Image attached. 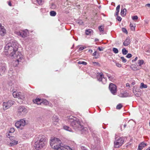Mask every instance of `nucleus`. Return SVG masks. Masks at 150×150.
<instances>
[{
    "label": "nucleus",
    "instance_id": "obj_56",
    "mask_svg": "<svg viewBox=\"0 0 150 150\" xmlns=\"http://www.w3.org/2000/svg\"><path fill=\"white\" fill-rule=\"evenodd\" d=\"M98 49L100 51H102L103 50V48L102 47L101 48H100V47H98Z\"/></svg>",
    "mask_w": 150,
    "mask_h": 150
},
{
    "label": "nucleus",
    "instance_id": "obj_31",
    "mask_svg": "<svg viewBox=\"0 0 150 150\" xmlns=\"http://www.w3.org/2000/svg\"><path fill=\"white\" fill-rule=\"evenodd\" d=\"M144 62L143 60H139L138 61V64L139 67H141L142 65L143 64Z\"/></svg>",
    "mask_w": 150,
    "mask_h": 150
},
{
    "label": "nucleus",
    "instance_id": "obj_48",
    "mask_svg": "<svg viewBox=\"0 0 150 150\" xmlns=\"http://www.w3.org/2000/svg\"><path fill=\"white\" fill-rule=\"evenodd\" d=\"M85 47H79L78 51V52H80V51L83 50L85 48Z\"/></svg>",
    "mask_w": 150,
    "mask_h": 150
},
{
    "label": "nucleus",
    "instance_id": "obj_44",
    "mask_svg": "<svg viewBox=\"0 0 150 150\" xmlns=\"http://www.w3.org/2000/svg\"><path fill=\"white\" fill-rule=\"evenodd\" d=\"M48 102V101L45 99H42V103H44L45 105H47Z\"/></svg>",
    "mask_w": 150,
    "mask_h": 150
},
{
    "label": "nucleus",
    "instance_id": "obj_32",
    "mask_svg": "<svg viewBox=\"0 0 150 150\" xmlns=\"http://www.w3.org/2000/svg\"><path fill=\"white\" fill-rule=\"evenodd\" d=\"M126 11V9L125 8H124V9H123L122 10L121 9V13H120L121 15L122 16H124L125 15V11Z\"/></svg>",
    "mask_w": 150,
    "mask_h": 150
},
{
    "label": "nucleus",
    "instance_id": "obj_27",
    "mask_svg": "<svg viewBox=\"0 0 150 150\" xmlns=\"http://www.w3.org/2000/svg\"><path fill=\"white\" fill-rule=\"evenodd\" d=\"M63 128L64 129L67 131H68L70 132L72 131V129L68 126L64 125L63 126Z\"/></svg>",
    "mask_w": 150,
    "mask_h": 150
},
{
    "label": "nucleus",
    "instance_id": "obj_37",
    "mask_svg": "<svg viewBox=\"0 0 150 150\" xmlns=\"http://www.w3.org/2000/svg\"><path fill=\"white\" fill-rule=\"evenodd\" d=\"M57 7V6L54 4L52 3L50 7L52 9H54Z\"/></svg>",
    "mask_w": 150,
    "mask_h": 150
},
{
    "label": "nucleus",
    "instance_id": "obj_40",
    "mask_svg": "<svg viewBox=\"0 0 150 150\" xmlns=\"http://www.w3.org/2000/svg\"><path fill=\"white\" fill-rule=\"evenodd\" d=\"M93 66H96L98 67L100 66V64L98 62H93Z\"/></svg>",
    "mask_w": 150,
    "mask_h": 150
},
{
    "label": "nucleus",
    "instance_id": "obj_14",
    "mask_svg": "<svg viewBox=\"0 0 150 150\" xmlns=\"http://www.w3.org/2000/svg\"><path fill=\"white\" fill-rule=\"evenodd\" d=\"M88 130V129L87 127H84L81 124L77 130L81 131V133H86V132H87Z\"/></svg>",
    "mask_w": 150,
    "mask_h": 150
},
{
    "label": "nucleus",
    "instance_id": "obj_15",
    "mask_svg": "<svg viewBox=\"0 0 150 150\" xmlns=\"http://www.w3.org/2000/svg\"><path fill=\"white\" fill-rule=\"evenodd\" d=\"M6 33V30L4 26L0 23V35L2 36H4Z\"/></svg>",
    "mask_w": 150,
    "mask_h": 150
},
{
    "label": "nucleus",
    "instance_id": "obj_1",
    "mask_svg": "<svg viewBox=\"0 0 150 150\" xmlns=\"http://www.w3.org/2000/svg\"><path fill=\"white\" fill-rule=\"evenodd\" d=\"M5 50H7L8 52L10 53L11 57H16L18 62H21L23 59V56L21 52L17 50L18 48V44L15 40H11L7 43L5 47Z\"/></svg>",
    "mask_w": 150,
    "mask_h": 150
},
{
    "label": "nucleus",
    "instance_id": "obj_50",
    "mask_svg": "<svg viewBox=\"0 0 150 150\" xmlns=\"http://www.w3.org/2000/svg\"><path fill=\"white\" fill-rule=\"evenodd\" d=\"M132 56V55L130 53H128L126 56V57L128 58H129L131 57Z\"/></svg>",
    "mask_w": 150,
    "mask_h": 150
},
{
    "label": "nucleus",
    "instance_id": "obj_36",
    "mask_svg": "<svg viewBox=\"0 0 150 150\" xmlns=\"http://www.w3.org/2000/svg\"><path fill=\"white\" fill-rule=\"evenodd\" d=\"M78 63L79 64H82L83 65H86L87 64V63L83 61H79Z\"/></svg>",
    "mask_w": 150,
    "mask_h": 150
},
{
    "label": "nucleus",
    "instance_id": "obj_46",
    "mask_svg": "<svg viewBox=\"0 0 150 150\" xmlns=\"http://www.w3.org/2000/svg\"><path fill=\"white\" fill-rule=\"evenodd\" d=\"M138 17L137 16H134L132 17V18L133 20H136L138 19Z\"/></svg>",
    "mask_w": 150,
    "mask_h": 150
},
{
    "label": "nucleus",
    "instance_id": "obj_12",
    "mask_svg": "<svg viewBox=\"0 0 150 150\" xmlns=\"http://www.w3.org/2000/svg\"><path fill=\"white\" fill-rule=\"evenodd\" d=\"M99 76H98L97 78L98 80L99 81H101L103 84H105L107 82V78L104 77V75L102 73H99Z\"/></svg>",
    "mask_w": 150,
    "mask_h": 150
},
{
    "label": "nucleus",
    "instance_id": "obj_55",
    "mask_svg": "<svg viewBox=\"0 0 150 150\" xmlns=\"http://www.w3.org/2000/svg\"><path fill=\"white\" fill-rule=\"evenodd\" d=\"M119 12V11H116V12L115 13V16H118Z\"/></svg>",
    "mask_w": 150,
    "mask_h": 150
},
{
    "label": "nucleus",
    "instance_id": "obj_45",
    "mask_svg": "<svg viewBox=\"0 0 150 150\" xmlns=\"http://www.w3.org/2000/svg\"><path fill=\"white\" fill-rule=\"evenodd\" d=\"M121 59L123 62L125 63L126 62L127 60L124 57H121Z\"/></svg>",
    "mask_w": 150,
    "mask_h": 150
},
{
    "label": "nucleus",
    "instance_id": "obj_39",
    "mask_svg": "<svg viewBox=\"0 0 150 150\" xmlns=\"http://www.w3.org/2000/svg\"><path fill=\"white\" fill-rule=\"evenodd\" d=\"M112 51L114 53L117 54L118 52V50L116 48L114 47L112 49Z\"/></svg>",
    "mask_w": 150,
    "mask_h": 150
},
{
    "label": "nucleus",
    "instance_id": "obj_11",
    "mask_svg": "<svg viewBox=\"0 0 150 150\" xmlns=\"http://www.w3.org/2000/svg\"><path fill=\"white\" fill-rule=\"evenodd\" d=\"M109 87L111 93L113 95L116 94L117 91L116 85L113 83H110L109 85Z\"/></svg>",
    "mask_w": 150,
    "mask_h": 150
},
{
    "label": "nucleus",
    "instance_id": "obj_6",
    "mask_svg": "<svg viewBox=\"0 0 150 150\" xmlns=\"http://www.w3.org/2000/svg\"><path fill=\"white\" fill-rule=\"evenodd\" d=\"M100 144V141L97 137L95 136L93 137V141L91 144V150H100L99 149Z\"/></svg>",
    "mask_w": 150,
    "mask_h": 150
},
{
    "label": "nucleus",
    "instance_id": "obj_23",
    "mask_svg": "<svg viewBox=\"0 0 150 150\" xmlns=\"http://www.w3.org/2000/svg\"><path fill=\"white\" fill-rule=\"evenodd\" d=\"M106 74V76H107L108 79L110 81H113L115 79H114V77L113 76H111V75L108 73Z\"/></svg>",
    "mask_w": 150,
    "mask_h": 150
},
{
    "label": "nucleus",
    "instance_id": "obj_62",
    "mask_svg": "<svg viewBox=\"0 0 150 150\" xmlns=\"http://www.w3.org/2000/svg\"><path fill=\"white\" fill-rule=\"evenodd\" d=\"M89 51L90 52L92 53V52L93 51L91 50H89Z\"/></svg>",
    "mask_w": 150,
    "mask_h": 150
},
{
    "label": "nucleus",
    "instance_id": "obj_38",
    "mask_svg": "<svg viewBox=\"0 0 150 150\" xmlns=\"http://www.w3.org/2000/svg\"><path fill=\"white\" fill-rule=\"evenodd\" d=\"M93 55L94 56H95L96 58H98L99 57V54H97V52L96 51L94 52L93 53Z\"/></svg>",
    "mask_w": 150,
    "mask_h": 150
},
{
    "label": "nucleus",
    "instance_id": "obj_47",
    "mask_svg": "<svg viewBox=\"0 0 150 150\" xmlns=\"http://www.w3.org/2000/svg\"><path fill=\"white\" fill-rule=\"evenodd\" d=\"M36 2H37L40 5H41L42 4V1L41 0H36Z\"/></svg>",
    "mask_w": 150,
    "mask_h": 150
},
{
    "label": "nucleus",
    "instance_id": "obj_59",
    "mask_svg": "<svg viewBox=\"0 0 150 150\" xmlns=\"http://www.w3.org/2000/svg\"><path fill=\"white\" fill-rule=\"evenodd\" d=\"M8 5L9 6H11V2H8Z\"/></svg>",
    "mask_w": 150,
    "mask_h": 150
},
{
    "label": "nucleus",
    "instance_id": "obj_43",
    "mask_svg": "<svg viewBox=\"0 0 150 150\" xmlns=\"http://www.w3.org/2000/svg\"><path fill=\"white\" fill-rule=\"evenodd\" d=\"M131 68L134 71H136L138 70L137 67H135V65H132L131 66Z\"/></svg>",
    "mask_w": 150,
    "mask_h": 150
},
{
    "label": "nucleus",
    "instance_id": "obj_33",
    "mask_svg": "<svg viewBox=\"0 0 150 150\" xmlns=\"http://www.w3.org/2000/svg\"><path fill=\"white\" fill-rule=\"evenodd\" d=\"M128 52V51L125 48H123L122 50V53L124 55L126 54Z\"/></svg>",
    "mask_w": 150,
    "mask_h": 150
},
{
    "label": "nucleus",
    "instance_id": "obj_9",
    "mask_svg": "<svg viewBox=\"0 0 150 150\" xmlns=\"http://www.w3.org/2000/svg\"><path fill=\"white\" fill-rule=\"evenodd\" d=\"M25 121L24 119H22L17 121L15 123L16 127L21 129H23V127L25 125Z\"/></svg>",
    "mask_w": 150,
    "mask_h": 150
},
{
    "label": "nucleus",
    "instance_id": "obj_34",
    "mask_svg": "<svg viewBox=\"0 0 150 150\" xmlns=\"http://www.w3.org/2000/svg\"><path fill=\"white\" fill-rule=\"evenodd\" d=\"M130 27L132 30H135V26L134 24L133 25L132 23H130Z\"/></svg>",
    "mask_w": 150,
    "mask_h": 150
},
{
    "label": "nucleus",
    "instance_id": "obj_25",
    "mask_svg": "<svg viewBox=\"0 0 150 150\" xmlns=\"http://www.w3.org/2000/svg\"><path fill=\"white\" fill-rule=\"evenodd\" d=\"M93 33V30L91 29H89L86 30L85 34L86 35H89Z\"/></svg>",
    "mask_w": 150,
    "mask_h": 150
},
{
    "label": "nucleus",
    "instance_id": "obj_58",
    "mask_svg": "<svg viewBox=\"0 0 150 150\" xmlns=\"http://www.w3.org/2000/svg\"><path fill=\"white\" fill-rule=\"evenodd\" d=\"M146 6H147L149 7H150V4H146L145 5Z\"/></svg>",
    "mask_w": 150,
    "mask_h": 150
},
{
    "label": "nucleus",
    "instance_id": "obj_53",
    "mask_svg": "<svg viewBox=\"0 0 150 150\" xmlns=\"http://www.w3.org/2000/svg\"><path fill=\"white\" fill-rule=\"evenodd\" d=\"M120 6V5H119L117 6L116 7V11H119Z\"/></svg>",
    "mask_w": 150,
    "mask_h": 150
},
{
    "label": "nucleus",
    "instance_id": "obj_52",
    "mask_svg": "<svg viewBox=\"0 0 150 150\" xmlns=\"http://www.w3.org/2000/svg\"><path fill=\"white\" fill-rule=\"evenodd\" d=\"M122 31L124 32V33H127V30L125 28H123L122 29Z\"/></svg>",
    "mask_w": 150,
    "mask_h": 150
},
{
    "label": "nucleus",
    "instance_id": "obj_60",
    "mask_svg": "<svg viewBox=\"0 0 150 150\" xmlns=\"http://www.w3.org/2000/svg\"><path fill=\"white\" fill-rule=\"evenodd\" d=\"M99 40L97 38H96L95 39V41L96 42V41H98Z\"/></svg>",
    "mask_w": 150,
    "mask_h": 150
},
{
    "label": "nucleus",
    "instance_id": "obj_20",
    "mask_svg": "<svg viewBox=\"0 0 150 150\" xmlns=\"http://www.w3.org/2000/svg\"><path fill=\"white\" fill-rule=\"evenodd\" d=\"M33 101L34 103L38 105L42 103L41 99L39 98H36L35 99L33 100Z\"/></svg>",
    "mask_w": 150,
    "mask_h": 150
},
{
    "label": "nucleus",
    "instance_id": "obj_16",
    "mask_svg": "<svg viewBox=\"0 0 150 150\" xmlns=\"http://www.w3.org/2000/svg\"><path fill=\"white\" fill-rule=\"evenodd\" d=\"M130 38L127 37L123 43V45L125 46H127L130 43Z\"/></svg>",
    "mask_w": 150,
    "mask_h": 150
},
{
    "label": "nucleus",
    "instance_id": "obj_28",
    "mask_svg": "<svg viewBox=\"0 0 150 150\" xmlns=\"http://www.w3.org/2000/svg\"><path fill=\"white\" fill-rule=\"evenodd\" d=\"M6 70V67L5 65H4L1 67L0 71L1 72V73L3 74L5 72Z\"/></svg>",
    "mask_w": 150,
    "mask_h": 150
},
{
    "label": "nucleus",
    "instance_id": "obj_2",
    "mask_svg": "<svg viewBox=\"0 0 150 150\" xmlns=\"http://www.w3.org/2000/svg\"><path fill=\"white\" fill-rule=\"evenodd\" d=\"M60 140L59 139L54 138H52L50 141V144L52 148L56 149H60L61 150H72L70 147L68 146H63L61 145H57L58 143H60Z\"/></svg>",
    "mask_w": 150,
    "mask_h": 150
},
{
    "label": "nucleus",
    "instance_id": "obj_10",
    "mask_svg": "<svg viewBox=\"0 0 150 150\" xmlns=\"http://www.w3.org/2000/svg\"><path fill=\"white\" fill-rule=\"evenodd\" d=\"M14 103V101L12 100H9L7 102L3 103V108L4 110H6L10 108Z\"/></svg>",
    "mask_w": 150,
    "mask_h": 150
},
{
    "label": "nucleus",
    "instance_id": "obj_5",
    "mask_svg": "<svg viewBox=\"0 0 150 150\" xmlns=\"http://www.w3.org/2000/svg\"><path fill=\"white\" fill-rule=\"evenodd\" d=\"M15 34L23 38L27 42H28L30 39L28 38L29 35V32L27 29L25 30H20L18 31H15Z\"/></svg>",
    "mask_w": 150,
    "mask_h": 150
},
{
    "label": "nucleus",
    "instance_id": "obj_19",
    "mask_svg": "<svg viewBox=\"0 0 150 150\" xmlns=\"http://www.w3.org/2000/svg\"><path fill=\"white\" fill-rule=\"evenodd\" d=\"M52 120L53 121V124L56 125V122H58L59 119L57 116L55 115H54L52 117Z\"/></svg>",
    "mask_w": 150,
    "mask_h": 150
},
{
    "label": "nucleus",
    "instance_id": "obj_13",
    "mask_svg": "<svg viewBox=\"0 0 150 150\" xmlns=\"http://www.w3.org/2000/svg\"><path fill=\"white\" fill-rule=\"evenodd\" d=\"M18 111L20 115H22L27 112L26 109L24 106H21L18 107Z\"/></svg>",
    "mask_w": 150,
    "mask_h": 150
},
{
    "label": "nucleus",
    "instance_id": "obj_63",
    "mask_svg": "<svg viewBox=\"0 0 150 150\" xmlns=\"http://www.w3.org/2000/svg\"><path fill=\"white\" fill-rule=\"evenodd\" d=\"M127 126V125L126 124H125L124 125H123V126H124V129L126 127V126Z\"/></svg>",
    "mask_w": 150,
    "mask_h": 150
},
{
    "label": "nucleus",
    "instance_id": "obj_35",
    "mask_svg": "<svg viewBox=\"0 0 150 150\" xmlns=\"http://www.w3.org/2000/svg\"><path fill=\"white\" fill-rule=\"evenodd\" d=\"M98 29L100 32H103L104 31V27L103 26H100L99 27Z\"/></svg>",
    "mask_w": 150,
    "mask_h": 150
},
{
    "label": "nucleus",
    "instance_id": "obj_21",
    "mask_svg": "<svg viewBox=\"0 0 150 150\" xmlns=\"http://www.w3.org/2000/svg\"><path fill=\"white\" fill-rule=\"evenodd\" d=\"M19 92H18L17 91H15L14 90H13V97L15 98H18V94H19Z\"/></svg>",
    "mask_w": 150,
    "mask_h": 150
},
{
    "label": "nucleus",
    "instance_id": "obj_24",
    "mask_svg": "<svg viewBox=\"0 0 150 150\" xmlns=\"http://www.w3.org/2000/svg\"><path fill=\"white\" fill-rule=\"evenodd\" d=\"M18 98L22 100L24 99L25 97L23 93L21 92H19V94H18Z\"/></svg>",
    "mask_w": 150,
    "mask_h": 150
},
{
    "label": "nucleus",
    "instance_id": "obj_64",
    "mask_svg": "<svg viewBox=\"0 0 150 150\" xmlns=\"http://www.w3.org/2000/svg\"><path fill=\"white\" fill-rule=\"evenodd\" d=\"M146 150H150V147H149V148L147 149Z\"/></svg>",
    "mask_w": 150,
    "mask_h": 150
},
{
    "label": "nucleus",
    "instance_id": "obj_61",
    "mask_svg": "<svg viewBox=\"0 0 150 150\" xmlns=\"http://www.w3.org/2000/svg\"><path fill=\"white\" fill-rule=\"evenodd\" d=\"M126 86H129V84L128 83H127L126 84Z\"/></svg>",
    "mask_w": 150,
    "mask_h": 150
},
{
    "label": "nucleus",
    "instance_id": "obj_8",
    "mask_svg": "<svg viewBox=\"0 0 150 150\" xmlns=\"http://www.w3.org/2000/svg\"><path fill=\"white\" fill-rule=\"evenodd\" d=\"M6 135L7 137L10 139V141H7V142L6 143L7 144L10 146H11L15 145L18 144V141L13 139V138H14V137L12 136L10 137V135L9 134H7Z\"/></svg>",
    "mask_w": 150,
    "mask_h": 150
},
{
    "label": "nucleus",
    "instance_id": "obj_26",
    "mask_svg": "<svg viewBox=\"0 0 150 150\" xmlns=\"http://www.w3.org/2000/svg\"><path fill=\"white\" fill-rule=\"evenodd\" d=\"M120 95V97L122 98L127 97L128 96V94L125 91L121 93Z\"/></svg>",
    "mask_w": 150,
    "mask_h": 150
},
{
    "label": "nucleus",
    "instance_id": "obj_7",
    "mask_svg": "<svg viewBox=\"0 0 150 150\" xmlns=\"http://www.w3.org/2000/svg\"><path fill=\"white\" fill-rule=\"evenodd\" d=\"M126 139L125 137H120L118 139L115 137L114 141V147L115 148H119L124 143V142Z\"/></svg>",
    "mask_w": 150,
    "mask_h": 150
},
{
    "label": "nucleus",
    "instance_id": "obj_18",
    "mask_svg": "<svg viewBox=\"0 0 150 150\" xmlns=\"http://www.w3.org/2000/svg\"><path fill=\"white\" fill-rule=\"evenodd\" d=\"M133 91L135 96L137 97H139L141 95V93L140 92H137L135 89V87L134 86L133 88Z\"/></svg>",
    "mask_w": 150,
    "mask_h": 150
},
{
    "label": "nucleus",
    "instance_id": "obj_49",
    "mask_svg": "<svg viewBox=\"0 0 150 150\" xmlns=\"http://www.w3.org/2000/svg\"><path fill=\"white\" fill-rule=\"evenodd\" d=\"M117 19L119 21H120L122 20L121 18L118 16H117Z\"/></svg>",
    "mask_w": 150,
    "mask_h": 150
},
{
    "label": "nucleus",
    "instance_id": "obj_17",
    "mask_svg": "<svg viewBox=\"0 0 150 150\" xmlns=\"http://www.w3.org/2000/svg\"><path fill=\"white\" fill-rule=\"evenodd\" d=\"M146 146V144L144 143V142H142L139 144L138 146L137 150H141L143 147Z\"/></svg>",
    "mask_w": 150,
    "mask_h": 150
},
{
    "label": "nucleus",
    "instance_id": "obj_30",
    "mask_svg": "<svg viewBox=\"0 0 150 150\" xmlns=\"http://www.w3.org/2000/svg\"><path fill=\"white\" fill-rule=\"evenodd\" d=\"M50 16H54L56 15V12L53 11H51L50 12Z\"/></svg>",
    "mask_w": 150,
    "mask_h": 150
},
{
    "label": "nucleus",
    "instance_id": "obj_29",
    "mask_svg": "<svg viewBox=\"0 0 150 150\" xmlns=\"http://www.w3.org/2000/svg\"><path fill=\"white\" fill-rule=\"evenodd\" d=\"M147 87V86L146 84H144L143 83H141L140 86V89H142L143 88H146Z\"/></svg>",
    "mask_w": 150,
    "mask_h": 150
},
{
    "label": "nucleus",
    "instance_id": "obj_3",
    "mask_svg": "<svg viewBox=\"0 0 150 150\" xmlns=\"http://www.w3.org/2000/svg\"><path fill=\"white\" fill-rule=\"evenodd\" d=\"M46 138L45 136L39 135L38 137L37 141L35 143V147L37 150H39L42 148H45V145Z\"/></svg>",
    "mask_w": 150,
    "mask_h": 150
},
{
    "label": "nucleus",
    "instance_id": "obj_4",
    "mask_svg": "<svg viewBox=\"0 0 150 150\" xmlns=\"http://www.w3.org/2000/svg\"><path fill=\"white\" fill-rule=\"evenodd\" d=\"M67 120L68 123L70 124L76 130L78 129L81 124L78 119L72 116H70L68 117Z\"/></svg>",
    "mask_w": 150,
    "mask_h": 150
},
{
    "label": "nucleus",
    "instance_id": "obj_22",
    "mask_svg": "<svg viewBox=\"0 0 150 150\" xmlns=\"http://www.w3.org/2000/svg\"><path fill=\"white\" fill-rule=\"evenodd\" d=\"M23 139H26L30 137V134L27 132H25L23 134L22 136Z\"/></svg>",
    "mask_w": 150,
    "mask_h": 150
},
{
    "label": "nucleus",
    "instance_id": "obj_42",
    "mask_svg": "<svg viewBox=\"0 0 150 150\" xmlns=\"http://www.w3.org/2000/svg\"><path fill=\"white\" fill-rule=\"evenodd\" d=\"M122 105L121 104H119L117 105L116 106V109H120L122 107Z\"/></svg>",
    "mask_w": 150,
    "mask_h": 150
},
{
    "label": "nucleus",
    "instance_id": "obj_57",
    "mask_svg": "<svg viewBox=\"0 0 150 150\" xmlns=\"http://www.w3.org/2000/svg\"><path fill=\"white\" fill-rule=\"evenodd\" d=\"M137 57H136L134 60H132V62H134L136 61L137 59Z\"/></svg>",
    "mask_w": 150,
    "mask_h": 150
},
{
    "label": "nucleus",
    "instance_id": "obj_51",
    "mask_svg": "<svg viewBox=\"0 0 150 150\" xmlns=\"http://www.w3.org/2000/svg\"><path fill=\"white\" fill-rule=\"evenodd\" d=\"M116 65L117 67H121V64L118 63H116Z\"/></svg>",
    "mask_w": 150,
    "mask_h": 150
},
{
    "label": "nucleus",
    "instance_id": "obj_54",
    "mask_svg": "<svg viewBox=\"0 0 150 150\" xmlns=\"http://www.w3.org/2000/svg\"><path fill=\"white\" fill-rule=\"evenodd\" d=\"M81 150H88L84 146H81Z\"/></svg>",
    "mask_w": 150,
    "mask_h": 150
},
{
    "label": "nucleus",
    "instance_id": "obj_41",
    "mask_svg": "<svg viewBox=\"0 0 150 150\" xmlns=\"http://www.w3.org/2000/svg\"><path fill=\"white\" fill-rule=\"evenodd\" d=\"M15 131V129L14 128H11L10 129V130L9 131V133L10 134H11L13 132ZM10 135H11V134H10Z\"/></svg>",
    "mask_w": 150,
    "mask_h": 150
}]
</instances>
